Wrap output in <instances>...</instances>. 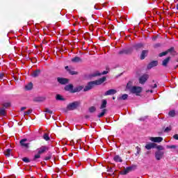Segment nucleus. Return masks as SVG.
I'll use <instances>...</instances> for the list:
<instances>
[{
	"label": "nucleus",
	"mask_w": 178,
	"mask_h": 178,
	"mask_svg": "<svg viewBox=\"0 0 178 178\" xmlns=\"http://www.w3.org/2000/svg\"><path fill=\"white\" fill-rule=\"evenodd\" d=\"M149 140H150V141H152V143H162V141H163V138H162V137H150Z\"/></svg>",
	"instance_id": "9"
},
{
	"label": "nucleus",
	"mask_w": 178,
	"mask_h": 178,
	"mask_svg": "<svg viewBox=\"0 0 178 178\" xmlns=\"http://www.w3.org/2000/svg\"><path fill=\"white\" fill-rule=\"evenodd\" d=\"M137 149V154H140V151H141V149H140V147H136Z\"/></svg>",
	"instance_id": "52"
},
{
	"label": "nucleus",
	"mask_w": 178,
	"mask_h": 178,
	"mask_svg": "<svg viewBox=\"0 0 178 178\" xmlns=\"http://www.w3.org/2000/svg\"><path fill=\"white\" fill-rule=\"evenodd\" d=\"M170 130H172V127H167L165 129L164 131H165V133H169V131H170Z\"/></svg>",
	"instance_id": "43"
},
{
	"label": "nucleus",
	"mask_w": 178,
	"mask_h": 178,
	"mask_svg": "<svg viewBox=\"0 0 178 178\" xmlns=\"http://www.w3.org/2000/svg\"><path fill=\"white\" fill-rule=\"evenodd\" d=\"M49 159H51V156L45 157V161H49Z\"/></svg>",
	"instance_id": "54"
},
{
	"label": "nucleus",
	"mask_w": 178,
	"mask_h": 178,
	"mask_svg": "<svg viewBox=\"0 0 178 178\" xmlns=\"http://www.w3.org/2000/svg\"><path fill=\"white\" fill-rule=\"evenodd\" d=\"M168 54V51H163L159 54V58H162L163 56H166Z\"/></svg>",
	"instance_id": "37"
},
{
	"label": "nucleus",
	"mask_w": 178,
	"mask_h": 178,
	"mask_svg": "<svg viewBox=\"0 0 178 178\" xmlns=\"http://www.w3.org/2000/svg\"><path fill=\"white\" fill-rule=\"evenodd\" d=\"M113 160L115 162H123L122 157H120L119 155H115L113 158Z\"/></svg>",
	"instance_id": "25"
},
{
	"label": "nucleus",
	"mask_w": 178,
	"mask_h": 178,
	"mask_svg": "<svg viewBox=\"0 0 178 178\" xmlns=\"http://www.w3.org/2000/svg\"><path fill=\"white\" fill-rule=\"evenodd\" d=\"M155 148H156V149H158V151H163V149H165V147H163V146L158 145H156Z\"/></svg>",
	"instance_id": "34"
},
{
	"label": "nucleus",
	"mask_w": 178,
	"mask_h": 178,
	"mask_svg": "<svg viewBox=\"0 0 178 178\" xmlns=\"http://www.w3.org/2000/svg\"><path fill=\"white\" fill-rule=\"evenodd\" d=\"M153 83H155V81H153Z\"/></svg>",
	"instance_id": "61"
},
{
	"label": "nucleus",
	"mask_w": 178,
	"mask_h": 178,
	"mask_svg": "<svg viewBox=\"0 0 178 178\" xmlns=\"http://www.w3.org/2000/svg\"><path fill=\"white\" fill-rule=\"evenodd\" d=\"M95 9H96V10H99V8H97V6H95Z\"/></svg>",
	"instance_id": "58"
},
{
	"label": "nucleus",
	"mask_w": 178,
	"mask_h": 178,
	"mask_svg": "<svg viewBox=\"0 0 178 178\" xmlns=\"http://www.w3.org/2000/svg\"><path fill=\"white\" fill-rule=\"evenodd\" d=\"M3 79V73H0V79Z\"/></svg>",
	"instance_id": "53"
},
{
	"label": "nucleus",
	"mask_w": 178,
	"mask_h": 178,
	"mask_svg": "<svg viewBox=\"0 0 178 178\" xmlns=\"http://www.w3.org/2000/svg\"><path fill=\"white\" fill-rule=\"evenodd\" d=\"M116 92H118V91H116V90L110 89V90H107L106 92H105L104 95V97H106L107 95H115V94H116Z\"/></svg>",
	"instance_id": "12"
},
{
	"label": "nucleus",
	"mask_w": 178,
	"mask_h": 178,
	"mask_svg": "<svg viewBox=\"0 0 178 178\" xmlns=\"http://www.w3.org/2000/svg\"><path fill=\"white\" fill-rule=\"evenodd\" d=\"M65 70H67V71H68V70H70V69H69V66H66V67H65Z\"/></svg>",
	"instance_id": "56"
},
{
	"label": "nucleus",
	"mask_w": 178,
	"mask_h": 178,
	"mask_svg": "<svg viewBox=\"0 0 178 178\" xmlns=\"http://www.w3.org/2000/svg\"><path fill=\"white\" fill-rule=\"evenodd\" d=\"M45 99L44 97H35L33 99L34 102H42Z\"/></svg>",
	"instance_id": "28"
},
{
	"label": "nucleus",
	"mask_w": 178,
	"mask_h": 178,
	"mask_svg": "<svg viewBox=\"0 0 178 178\" xmlns=\"http://www.w3.org/2000/svg\"><path fill=\"white\" fill-rule=\"evenodd\" d=\"M24 109H26V107H22L21 108V111H24Z\"/></svg>",
	"instance_id": "57"
},
{
	"label": "nucleus",
	"mask_w": 178,
	"mask_h": 178,
	"mask_svg": "<svg viewBox=\"0 0 178 178\" xmlns=\"http://www.w3.org/2000/svg\"><path fill=\"white\" fill-rule=\"evenodd\" d=\"M164 154L165 152H163V151H156L154 153L156 161H161V159H162V158L163 157Z\"/></svg>",
	"instance_id": "6"
},
{
	"label": "nucleus",
	"mask_w": 178,
	"mask_h": 178,
	"mask_svg": "<svg viewBox=\"0 0 178 178\" xmlns=\"http://www.w3.org/2000/svg\"><path fill=\"white\" fill-rule=\"evenodd\" d=\"M104 81H106V77L103 76L98 80L88 82L83 88L84 92H87V91H90V90H92L95 86H101V84H102Z\"/></svg>",
	"instance_id": "1"
},
{
	"label": "nucleus",
	"mask_w": 178,
	"mask_h": 178,
	"mask_svg": "<svg viewBox=\"0 0 178 178\" xmlns=\"http://www.w3.org/2000/svg\"><path fill=\"white\" fill-rule=\"evenodd\" d=\"M57 81L60 84L65 85L69 83V79L66 78H61V77H58L57 78Z\"/></svg>",
	"instance_id": "7"
},
{
	"label": "nucleus",
	"mask_w": 178,
	"mask_h": 178,
	"mask_svg": "<svg viewBox=\"0 0 178 178\" xmlns=\"http://www.w3.org/2000/svg\"><path fill=\"white\" fill-rule=\"evenodd\" d=\"M113 99H116V98L115 97H113Z\"/></svg>",
	"instance_id": "60"
},
{
	"label": "nucleus",
	"mask_w": 178,
	"mask_h": 178,
	"mask_svg": "<svg viewBox=\"0 0 178 178\" xmlns=\"http://www.w3.org/2000/svg\"><path fill=\"white\" fill-rule=\"evenodd\" d=\"M56 101H65V98L60 95H56Z\"/></svg>",
	"instance_id": "29"
},
{
	"label": "nucleus",
	"mask_w": 178,
	"mask_h": 178,
	"mask_svg": "<svg viewBox=\"0 0 178 178\" xmlns=\"http://www.w3.org/2000/svg\"><path fill=\"white\" fill-rule=\"evenodd\" d=\"M23 162H24L25 163H30V159L27 158V157H24L22 159Z\"/></svg>",
	"instance_id": "39"
},
{
	"label": "nucleus",
	"mask_w": 178,
	"mask_h": 178,
	"mask_svg": "<svg viewBox=\"0 0 178 178\" xmlns=\"http://www.w3.org/2000/svg\"><path fill=\"white\" fill-rule=\"evenodd\" d=\"M143 47H144V44L143 43H137L133 45V48H134L136 51H140V49H141Z\"/></svg>",
	"instance_id": "17"
},
{
	"label": "nucleus",
	"mask_w": 178,
	"mask_h": 178,
	"mask_svg": "<svg viewBox=\"0 0 178 178\" xmlns=\"http://www.w3.org/2000/svg\"><path fill=\"white\" fill-rule=\"evenodd\" d=\"M158 38V37L157 36H154L152 38V41H156V39Z\"/></svg>",
	"instance_id": "51"
},
{
	"label": "nucleus",
	"mask_w": 178,
	"mask_h": 178,
	"mask_svg": "<svg viewBox=\"0 0 178 178\" xmlns=\"http://www.w3.org/2000/svg\"><path fill=\"white\" fill-rule=\"evenodd\" d=\"M131 92V94H136V95H140L143 92V88L140 86H133Z\"/></svg>",
	"instance_id": "3"
},
{
	"label": "nucleus",
	"mask_w": 178,
	"mask_h": 178,
	"mask_svg": "<svg viewBox=\"0 0 178 178\" xmlns=\"http://www.w3.org/2000/svg\"><path fill=\"white\" fill-rule=\"evenodd\" d=\"M0 116H5V108H0Z\"/></svg>",
	"instance_id": "40"
},
{
	"label": "nucleus",
	"mask_w": 178,
	"mask_h": 178,
	"mask_svg": "<svg viewBox=\"0 0 178 178\" xmlns=\"http://www.w3.org/2000/svg\"><path fill=\"white\" fill-rule=\"evenodd\" d=\"M26 90H30L33 88V83H29L28 85L25 86Z\"/></svg>",
	"instance_id": "33"
},
{
	"label": "nucleus",
	"mask_w": 178,
	"mask_h": 178,
	"mask_svg": "<svg viewBox=\"0 0 178 178\" xmlns=\"http://www.w3.org/2000/svg\"><path fill=\"white\" fill-rule=\"evenodd\" d=\"M68 72L70 74H71L72 76H74V74H77V72L72 71V70H68Z\"/></svg>",
	"instance_id": "42"
},
{
	"label": "nucleus",
	"mask_w": 178,
	"mask_h": 178,
	"mask_svg": "<svg viewBox=\"0 0 178 178\" xmlns=\"http://www.w3.org/2000/svg\"><path fill=\"white\" fill-rule=\"evenodd\" d=\"M71 60L73 63H79L80 62H83V60L79 56H75L74 58H72Z\"/></svg>",
	"instance_id": "18"
},
{
	"label": "nucleus",
	"mask_w": 178,
	"mask_h": 178,
	"mask_svg": "<svg viewBox=\"0 0 178 178\" xmlns=\"http://www.w3.org/2000/svg\"><path fill=\"white\" fill-rule=\"evenodd\" d=\"M129 98V95L127 94H124L121 97H118V99H121L122 101H126Z\"/></svg>",
	"instance_id": "27"
},
{
	"label": "nucleus",
	"mask_w": 178,
	"mask_h": 178,
	"mask_svg": "<svg viewBox=\"0 0 178 178\" xmlns=\"http://www.w3.org/2000/svg\"><path fill=\"white\" fill-rule=\"evenodd\" d=\"M106 104H107L106 99H103L102 101V104L100 106V109H105V108H106Z\"/></svg>",
	"instance_id": "23"
},
{
	"label": "nucleus",
	"mask_w": 178,
	"mask_h": 178,
	"mask_svg": "<svg viewBox=\"0 0 178 178\" xmlns=\"http://www.w3.org/2000/svg\"><path fill=\"white\" fill-rule=\"evenodd\" d=\"M102 74H108V71H104L103 72L100 73L99 71H96L95 72L91 74V77H97L98 76H102Z\"/></svg>",
	"instance_id": "11"
},
{
	"label": "nucleus",
	"mask_w": 178,
	"mask_h": 178,
	"mask_svg": "<svg viewBox=\"0 0 178 178\" xmlns=\"http://www.w3.org/2000/svg\"><path fill=\"white\" fill-rule=\"evenodd\" d=\"M155 66H158V60H152L147 65V69L150 70L152 67H155Z\"/></svg>",
	"instance_id": "13"
},
{
	"label": "nucleus",
	"mask_w": 178,
	"mask_h": 178,
	"mask_svg": "<svg viewBox=\"0 0 178 178\" xmlns=\"http://www.w3.org/2000/svg\"><path fill=\"white\" fill-rule=\"evenodd\" d=\"M97 111V108H95V106H91L90 108H89V112L90 113H94V112H95Z\"/></svg>",
	"instance_id": "35"
},
{
	"label": "nucleus",
	"mask_w": 178,
	"mask_h": 178,
	"mask_svg": "<svg viewBox=\"0 0 178 178\" xmlns=\"http://www.w3.org/2000/svg\"><path fill=\"white\" fill-rule=\"evenodd\" d=\"M166 51H167V54H173L176 52L175 51V47H170V49H167Z\"/></svg>",
	"instance_id": "31"
},
{
	"label": "nucleus",
	"mask_w": 178,
	"mask_h": 178,
	"mask_svg": "<svg viewBox=\"0 0 178 178\" xmlns=\"http://www.w3.org/2000/svg\"><path fill=\"white\" fill-rule=\"evenodd\" d=\"M150 92H152V93L154 92V90H150Z\"/></svg>",
	"instance_id": "59"
},
{
	"label": "nucleus",
	"mask_w": 178,
	"mask_h": 178,
	"mask_svg": "<svg viewBox=\"0 0 178 178\" xmlns=\"http://www.w3.org/2000/svg\"><path fill=\"white\" fill-rule=\"evenodd\" d=\"M134 169H136V165L128 166L125 170L120 172V174L122 175H127V173H130V172H131V170H134Z\"/></svg>",
	"instance_id": "4"
},
{
	"label": "nucleus",
	"mask_w": 178,
	"mask_h": 178,
	"mask_svg": "<svg viewBox=\"0 0 178 178\" xmlns=\"http://www.w3.org/2000/svg\"><path fill=\"white\" fill-rule=\"evenodd\" d=\"M107 172H108V173H113V168H109L107 170Z\"/></svg>",
	"instance_id": "48"
},
{
	"label": "nucleus",
	"mask_w": 178,
	"mask_h": 178,
	"mask_svg": "<svg viewBox=\"0 0 178 178\" xmlns=\"http://www.w3.org/2000/svg\"><path fill=\"white\" fill-rule=\"evenodd\" d=\"M45 112H47V113H50V115H52L53 113V111L48 108H46Z\"/></svg>",
	"instance_id": "47"
},
{
	"label": "nucleus",
	"mask_w": 178,
	"mask_h": 178,
	"mask_svg": "<svg viewBox=\"0 0 178 178\" xmlns=\"http://www.w3.org/2000/svg\"><path fill=\"white\" fill-rule=\"evenodd\" d=\"M106 108H104L99 114H98L97 118H103V116H105V114L106 113Z\"/></svg>",
	"instance_id": "26"
},
{
	"label": "nucleus",
	"mask_w": 178,
	"mask_h": 178,
	"mask_svg": "<svg viewBox=\"0 0 178 178\" xmlns=\"http://www.w3.org/2000/svg\"><path fill=\"white\" fill-rule=\"evenodd\" d=\"M167 148H169L170 149H175L177 148V145H167Z\"/></svg>",
	"instance_id": "38"
},
{
	"label": "nucleus",
	"mask_w": 178,
	"mask_h": 178,
	"mask_svg": "<svg viewBox=\"0 0 178 178\" xmlns=\"http://www.w3.org/2000/svg\"><path fill=\"white\" fill-rule=\"evenodd\" d=\"M168 115L170 118H175V116H176V111H175V110H171L168 113Z\"/></svg>",
	"instance_id": "30"
},
{
	"label": "nucleus",
	"mask_w": 178,
	"mask_h": 178,
	"mask_svg": "<svg viewBox=\"0 0 178 178\" xmlns=\"http://www.w3.org/2000/svg\"><path fill=\"white\" fill-rule=\"evenodd\" d=\"M43 138L46 141H49V140H50L49 135L48 134H44L43 136Z\"/></svg>",
	"instance_id": "36"
},
{
	"label": "nucleus",
	"mask_w": 178,
	"mask_h": 178,
	"mask_svg": "<svg viewBox=\"0 0 178 178\" xmlns=\"http://www.w3.org/2000/svg\"><path fill=\"white\" fill-rule=\"evenodd\" d=\"M10 152H12V149H7L4 151V155L7 158H9V156H10Z\"/></svg>",
	"instance_id": "24"
},
{
	"label": "nucleus",
	"mask_w": 178,
	"mask_h": 178,
	"mask_svg": "<svg viewBox=\"0 0 178 178\" xmlns=\"http://www.w3.org/2000/svg\"><path fill=\"white\" fill-rule=\"evenodd\" d=\"M133 52V48L129 47L128 49H123L122 50L119 51L120 55H129Z\"/></svg>",
	"instance_id": "5"
},
{
	"label": "nucleus",
	"mask_w": 178,
	"mask_h": 178,
	"mask_svg": "<svg viewBox=\"0 0 178 178\" xmlns=\"http://www.w3.org/2000/svg\"><path fill=\"white\" fill-rule=\"evenodd\" d=\"M147 80H148V75L144 74L143 76L139 78V83L140 84H144L145 81H147Z\"/></svg>",
	"instance_id": "14"
},
{
	"label": "nucleus",
	"mask_w": 178,
	"mask_h": 178,
	"mask_svg": "<svg viewBox=\"0 0 178 178\" xmlns=\"http://www.w3.org/2000/svg\"><path fill=\"white\" fill-rule=\"evenodd\" d=\"M126 88H127V90H129V91H130V92L131 91V88H133V86L131 85V82H129L127 84Z\"/></svg>",
	"instance_id": "32"
},
{
	"label": "nucleus",
	"mask_w": 178,
	"mask_h": 178,
	"mask_svg": "<svg viewBox=\"0 0 178 178\" xmlns=\"http://www.w3.org/2000/svg\"><path fill=\"white\" fill-rule=\"evenodd\" d=\"M3 106H4L5 108H9V106H10V103H4L3 104Z\"/></svg>",
	"instance_id": "46"
},
{
	"label": "nucleus",
	"mask_w": 178,
	"mask_h": 178,
	"mask_svg": "<svg viewBox=\"0 0 178 178\" xmlns=\"http://www.w3.org/2000/svg\"><path fill=\"white\" fill-rule=\"evenodd\" d=\"M83 88H84V86H76L74 88V90L72 91V94H74V92H80V91H81V90H83Z\"/></svg>",
	"instance_id": "20"
},
{
	"label": "nucleus",
	"mask_w": 178,
	"mask_h": 178,
	"mask_svg": "<svg viewBox=\"0 0 178 178\" xmlns=\"http://www.w3.org/2000/svg\"><path fill=\"white\" fill-rule=\"evenodd\" d=\"M170 62V56L167 57L162 61V65L166 67L168 66V63Z\"/></svg>",
	"instance_id": "19"
},
{
	"label": "nucleus",
	"mask_w": 178,
	"mask_h": 178,
	"mask_svg": "<svg viewBox=\"0 0 178 178\" xmlns=\"http://www.w3.org/2000/svg\"><path fill=\"white\" fill-rule=\"evenodd\" d=\"M46 149H47V147H45L44 146H42V147H41L40 148H38V149H37L38 154H39L40 155H41V154H44V152H45Z\"/></svg>",
	"instance_id": "21"
},
{
	"label": "nucleus",
	"mask_w": 178,
	"mask_h": 178,
	"mask_svg": "<svg viewBox=\"0 0 178 178\" xmlns=\"http://www.w3.org/2000/svg\"><path fill=\"white\" fill-rule=\"evenodd\" d=\"M139 120L144 121V120H145V118H139Z\"/></svg>",
	"instance_id": "55"
},
{
	"label": "nucleus",
	"mask_w": 178,
	"mask_h": 178,
	"mask_svg": "<svg viewBox=\"0 0 178 178\" xmlns=\"http://www.w3.org/2000/svg\"><path fill=\"white\" fill-rule=\"evenodd\" d=\"M64 90L65 91H69L72 94H73V91H74V88H73V84L70 83L68 85H66L64 88Z\"/></svg>",
	"instance_id": "10"
},
{
	"label": "nucleus",
	"mask_w": 178,
	"mask_h": 178,
	"mask_svg": "<svg viewBox=\"0 0 178 178\" xmlns=\"http://www.w3.org/2000/svg\"><path fill=\"white\" fill-rule=\"evenodd\" d=\"M155 147H156V143H147L145 146V148L146 149H152V148H155Z\"/></svg>",
	"instance_id": "15"
},
{
	"label": "nucleus",
	"mask_w": 178,
	"mask_h": 178,
	"mask_svg": "<svg viewBox=\"0 0 178 178\" xmlns=\"http://www.w3.org/2000/svg\"><path fill=\"white\" fill-rule=\"evenodd\" d=\"M32 112H33V110H31V109H29V110H28L27 111H25L24 113V115H30L31 113H32Z\"/></svg>",
	"instance_id": "44"
},
{
	"label": "nucleus",
	"mask_w": 178,
	"mask_h": 178,
	"mask_svg": "<svg viewBox=\"0 0 178 178\" xmlns=\"http://www.w3.org/2000/svg\"><path fill=\"white\" fill-rule=\"evenodd\" d=\"M80 106V102H74L72 103H70L67 106V111H74L77 109Z\"/></svg>",
	"instance_id": "2"
},
{
	"label": "nucleus",
	"mask_w": 178,
	"mask_h": 178,
	"mask_svg": "<svg viewBox=\"0 0 178 178\" xmlns=\"http://www.w3.org/2000/svg\"><path fill=\"white\" fill-rule=\"evenodd\" d=\"M150 87L151 88H156V87H158V85L156 83H154V86L151 85Z\"/></svg>",
	"instance_id": "49"
},
{
	"label": "nucleus",
	"mask_w": 178,
	"mask_h": 178,
	"mask_svg": "<svg viewBox=\"0 0 178 178\" xmlns=\"http://www.w3.org/2000/svg\"><path fill=\"white\" fill-rule=\"evenodd\" d=\"M40 73H41L40 70H36L33 72L32 77H38V76H40Z\"/></svg>",
	"instance_id": "22"
},
{
	"label": "nucleus",
	"mask_w": 178,
	"mask_h": 178,
	"mask_svg": "<svg viewBox=\"0 0 178 178\" xmlns=\"http://www.w3.org/2000/svg\"><path fill=\"white\" fill-rule=\"evenodd\" d=\"M173 138H175V140H178V134L174 135Z\"/></svg>",
	"instance_id": "50"
},
{
	"label": "nucleus",
	"mask_w": 178,
	"mask_h": 178,
	"mask_svg": "<svg viewBox=\"0 0 178 178\" xmlns=\"http://www.w3.org/2000/svg\"><path fill=\"white\" fill-rule=\"evenodd\" d=\"M39 158H41V155L38 153V154H35L33 157V161H37V159H39Z\"/></svg>",
	"instance_id": "41"
},
{
	"label": "nucleus",
	"mask_w": 178,
	"mask_h": 178,
	"mask_svg": "<svg viewBox=\"0 0 178 178\" xmlns=\"http://www.w3.org/2000/svg\"><path fill=\"white\" fill-rule=\"evenodd\" d=\"M146 56H148V50H143L140 54V60H144Z\"/></svg>",
	"instance_id": "16"
},
{
	"label": "nucleus",
	"mask_w": 178,
	"mask_h": 178,
	"mask_svg": "<svg viewBox=\"0 0 178 178\" xmlns=\"http://www.w3.org/2000/svg\"><path fill=\"white\" fill-rule=\"evenodd\" d=\"M161 43H156L154 45V48H159L161 47Z\"/></svg>",
	"instance_id": "45"
},
{
	"label": "nucleus",
	"mask_w": 178,
	"mask_h": 178,
	"mask_svg": "<svg viewBox=\"0 0 178 178\" xmlns=\"http://www.w3.org/2000/svg\"><path fill=\"white\" fill-rule=\"evenodd\" d=\"M27 141L26 138H24L20 140L19 144L22 147V148H29L30 143H26Z\"/></svg>",
	"instance_id": "8"
}]
</instances>
